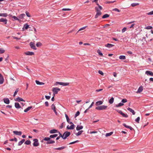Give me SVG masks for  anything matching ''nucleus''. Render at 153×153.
I'll return each instance as SVG.
<instances>
[{
    "instance_id": "nucleus-1",
    "label": "nucleus",
    "mask_w": 153,
    "mask_h": 153,
    "mask_svg": "<svg viewBox=\"0 0 153 153\" xmlns=\"http://www.w3.org/2000/svg\"><path fill=\"white\" fill-rule=\"evenodd\" d=\"M95 11L97 12L95 16V18H97L99 16H100L102 14V12L99 10L98 8L97 7H95Z\"/></svg>"
},
{
    "instance_id": "nucleus-2",
    "label": "nucleus",
    "mask_w": 153,
    "mask_h": 153,
    "mask_svg": "<svg viewBox=\"0 0 153 153\" xmlns=\"http://www.w3.org/2000/svg\"><path fill=\"white\" fill-rule=\"evenodd\" d=\"M107 107V106L102 105L96 107L95 109L98 110H103L106 109Z\"/></svg>"
},
{
    "instance_id": "nucleus-3",
    "label": "nucleus",
    "mask_w": 153,
    "mask_h": 153,
    "mask_svg": "<svg viewBox=\"0 0 153 153\" xmlns=\"http://www.w3.org/2000/svg\"><path fill=\"white\" fill-rule=\"evenodd\" d=\"M60 90V89L59 88L55 87L53 88L52 91L53 92L54 96H55V94H57L58 92Z\"/></svg>"
},
{
    "instance_id": "nucleus-4",
    "label": "nucleus",
    "mask_w": 153,
    "mask_h": 153,
    "mask_svg": "<svg viewBox=\"0 0 153 153\" xmlns=\"http://www.w3.org/2000/svg\"><path fill=\"white\" fill-rule=\"evenodd\" d=\"M115 110L117 111V112L120 113L121 115H122L123 117H128V115L127 114H125L123 112L119 110L115 109Z\"/></svg>"
},
{
    "instance_id": "nucleus-5",
    "label": "nucleus",
    "mask_w": 153,
    "mask_h": 153,
    "mask_svg": "<svg viewBox=\"0 0 153 153\" xmlns=\"http://www.w3.org/2000/svg\"><path fill=\"white\" fill-rule=\"evenodd\" d=\"M56 85L57 84H58L61 85L65 86L68 85L69 84V82H56Z\"/></svg>"
},
{
    "instance_id": "nucleus-6",
    "label": "nucleus",
    "mask_w": 153,
    "mask_h": 153,
    "mask_svg": "<svg viewBox=\"0 0 153 153\" xmlns=\"http://www.w3.org/2000/svg\"><path fill=\"white\" fill-rule=\"evenodd\" d=\"M34 141L33 145L34 146H37L39 145V143H38V140L37 139H35L33 140Z\"/></svg>"
},
{
    "instance_id": "nucleus-7",
    "label": "nucleus",
    "mask_w": 153,
    "mask_h": 153,
    "mask_svg": "<svg viewBox=\"0 0 153 153\" xmlns=\"http://www.w3.org/2000/svg\"><path fill=\"white\" fill-rule=\"evenodd\" d=\"M51 109L53 110L56 115H57L58 113L56 110V107L54 104H52L51 106Z\"/></svg>"
},
{
    "instance_id": "nucleus-8",
    "label": "nucleus",
    "mask_w": 153,
    "mask_h": 153,
    "mask_svg": "<svg viewBox=\"0 0 153 153\" xmlns=\"http://www.w3.org/2000/svg\"><path fill=\"white\" fill-rule=\"evenodd\" d=\"M71 133L70 132L68 131H65L64 133V135H65V137L63 138V139H65L67 137L70 135Z\"/></svg>"
},
{
    "instance_id": "nucleus-9",
    "label": "nucleus",
    "mask_w": 153,
    "mask_h": 153,
    "mask_svg": "<svg viewBox=\"0 0 153 153\" xmlns=\"http://www.w3.org/2000/svg\"><path fill=\"white\" fill-rule=\"evenodd\" d=\"M30 45L31 48L34 50L36 49V48L35 45V44L33 42H30Z\"/></svg>"
},
{
    "instance_id": "nucleus-10",
    "label": "nucleus",
    "mask_w": 153,
    "mask_h": 153,
    "mask_svg": "<svg viewBox=\"0 0 153 153\" xmlns=\"http://www.w3.org/2000/svg\"><path fill=\"white\" fill-rule=\"evenodd\" d=\"M24 53L27 55L32 56L34 55V53L33 52L27 51Z\"/></svg>"
},
{
    "instance_id": "nucleus-11",
    "label": "nucleus",
    "mask_w": 153,
    "mask_h": 153,
    "mask_svg": "<svg viewBox=\"0 0 153 153\" xmlns=\"http://www.w3.org/2000/svg\"><path fill=\"white\" fill-rule=\"evenodd\" d=\"M145 74H146L147 75L150 76H153V73L149 71H146Z\"/></svg>"
},
{
    "instance_id": "nucleus-12",
    "label": "nucleus",
    "mask_w": 153,
    "mask_h": 153,
    "mask_svg": "<svg viewBox=\"0 0 153 153\" xmlns=\"http://www.w3.org/2000/svg\"><path fill=\"white\" fill-rule=\"evenodd\" d=\"M4 82V79L2 75L0 73V84H2Z\"/></svg>"
},
{
    "instance_id": "nucleus-13",
    "label": "nucleus",
    "mask_w": 153,
    "mask_h": 153,
    "mask_svg": "<svg viewBox=\"0 0 153 153\" xmlns=\"http://www.w3.org/2000/svg\"><path fill=\"white\" fill-rule=\"evenodd\" d=\"M71 125L69 126V125L67 127V128L68 129H73L74 128L75 126L73 123L72 124H71Z\"/></svg>"
},
{
    "instance_id": "nucleus-14",
    "label": "nucleus",
    "mask_w": 153,
    "mask_h": 153,
    "mask_svg": "<svg viewBox=\"0 0 153 153\" xmlns=\"http://www.w3.org/2000/svg\"><path fill=\"white\" fill-rule=\"evenodd\" d=\"M7 20L3 18H1L0 19V22H3L5 25L7 24Z\"/></svg>"
},
{
    "instance_id": "nucleus-15",
    "label": "nucleus",
    "mask_w": 153,
    "mask_h": 153,
    "mask_svg": "<svg viewBox=\"0 0 153 153\" xmlns=\"http://www.w3.org/2000/svg\"><path fill=\"white\" fill-rule=\"evenodd\" d=\"M15 100L16 101H18L19 102H20V101L25 102V101L22 98H21L19 97H17L16 99H15Z\"/></svg>"
},
{
    "instance_id": "nucleus-16",
    "label": "nucleus",
    "mask_w": 153,
    "mask_h": 153,
    "mask_svg": "<svg viewBox=\"0 0 153 153\" xmlns=\"http://www.w3.org/2000/svg\"><path fill=\"white\" fill-rule=\"evenodd\" d=\"M13 133L14 134L18 135H21L22 134V132L21 131H14Z\"/></svg>"
},
{
    "instance_id": "nucleus-17",
    "label": "nucleus",
    "mask_w": 153,
    "mask_h": 153,
    "mask_svg": "<svg viewBox=\"0 0 153 153\" xmlns=\"http://www.w3.org/2000/svg\"><path fill=\"white\" fill-rule=\"evenodd\" d=\"M65 116L66 118L67 121L68 123H70V124H72L73 123L72 122H70V119L69 118L68 116L66 114H65Z\"/></svg>"
},
{
    "instance_id": "nucleus-18",
    "label": "nucleus",
    "mask_w": 153,
    "mask_h": 153,
    "mask_svg": "<svg viewBox=\"0 0 153 153\" xmlns=\"http://www.w3.org/2000/svg\"><path fill=\"white\" fill-rule=\"evenodd\" d=\"M114 46V45L109 43H108L107 44L105 45V47L109 48H112Z\"/></svg>"
},
{
    "instance_id": "nucleus-19",
    "label": "nucleus",
    "mask_w": 153,
    "mask_h": 153,
    "mask_svg": "<svg viewBox=\"0 0 153 153\" xmlns=\"http://www.w3.org/2000/svg\"><path fill=\"white\" fill-rule=\"evenodd\" d=\"M3 100L4 102L6 104H8L10 103V100L8 98H4Z\"/></svg>"
},
{
    "instance_id": "nucleus-20",
    "label": "nucleus",
    "mask_w": 153,
    "mask_h": 153,
    "mask_svg": "<svg viewBox=\"0 0 153 153\" xmlns=\"http://www.w3.org/2000/svg\"><path fill=\"white\" fill-rule=\"evenodd\" d=\"M127 109L130 112H131L133 115H134L135 114V111L132 109L130 108L129 107H128V108H127Z\"/></svg>"
},
{
    "instance_id": "nucleus-21",
    "label": "nucleus",
    "mask_w": 153,
    "mask_h": 153,
    "mask_svg": "<svg viewBox=\"0 0 153 153\" xmlns=\"http://www.w3.org/2000/svg\"><path fill=\"white\" fill-rule=\"evenodd\" d=\"M83 126H82L78 125L76 127V130L77 131H79L83 128Z\"/></svg>"
},
{
    "instance_id": "nucleus-22",
    "label": "nucleus",
    "mask_w": 153,
    "mask_h": 153,
    "mask_svg": "<svg viewBox=\"0 0 153 153\" xmlns=\"http://www.w3.org/2000/svg\"><path fill=\"white\" fill-rule=\"evenodd\" d=\"M29 27V26L27 24H26L24 25V26L22 28L23 30H24L25 29H27Z\"/></svg>"
},
{
    "instance_id": "nucleus-23",
    "label": "nucleus",
    "mask_w": 153,
    "mask_h": 153,
    "mask_svg": "<svg viewBox=\"0 0 153 153\" xmlns=\"http://www.w3.org/2000/svg\"><path fill=\"white\" fill-rule=\"evenodd\" d=\"M66 148L65 146H63L60 147L54 148V149L56 150H61L65 149Z\"/></svg>"
},
{
    "instance_id": "nucleus-24",
    "label": "nucleus",
    "mask_w": 153,
    "mask_h": 153,
    "mask_svg": "<svg viewBox=\"0 0 153 153\" xmlns=\"http://www.w3.org/2000/svg\"><path fill=\"white\" fill-rule=\"evenodd\" d=\"M15 107L17 108H19L21 107V106H20L19 103L17 102L15 103Z\"/></svg>"
},
{
    "instance_id": "nucleus-25",
    "label": "nucleus",
    "mask_w": 153,
    "mask_h": 153,
    "mask_svg": "<svg viewBox=\"0 0 153 153\" xmlns=\"http://www.w3.org/2000/svg\"><path fill=\"white\" fill-rule=\"evenodd\" d=\"M143 90V87L141 86L138 88V91L137 92V93H140Z\"/></svg>"
},
{
    "instance_id": "nucleus-26",
    "label": "nucleus",
    "mask_w": 153,
    "mask_h": 153,
    "mask_svg": "<svg viewBox=\"0 0 153 153\" xmlns=\"http://www.w3.org/2000/svg\"><path fill=\"white\" fill-rule=\"evenodd\" d=\"M57 132V130L55 129H53L49 131V132L51 134H54L56 133Z\"/></svg>"
},
{
    "instance_id": "nucleus-27",
    "label": "nucleus",
    "mask_w": 153,
    "mask_h": 153,
    "mask_svg": "<svg viewBox=\"0 0 153 153\" xmlns=\"http://www.w3.org/2000/svg\"><path fill=\"white\" fill-rule=\"evenodd\" d=\"M103 102L102 101H99L96 102L95 105L96 106H98L102 104Z\"/></svg>"
},
{
    "instance_id": "nucleus-28",
    "label": "nucleus",
    "mask_w": 153,
    "mask_h": 153,
    "mask_svg": "<svg viewBox=\"0 0 153 153\" xmlns=\"http://www.w3.org/2000/svg\"><path fill=\"white\" fill-rule=\"evenodd\" d=\"M32 108V106H30L28 107L27 108H26V109H25L24 111L25 112H27L29 111Z\"/></svg>"
},
{
    "instance_id": "nucleus-29",
    "label": "nucleus",
    "mask_w": 153,
    "mask_h": 153,
    "mask_svg": "<svg viewBox=\"0 0 153 153\" xmlns=\"http://www.w3.org/2000/svg\"><path fill=\"white\" fill-rule=\"evenodd\" d=\"M124 105V104L123 103L120 102V103H119V104H118L116 105H115L114 107H120L121 106H123V105Z\"/></svg>"
},
{
    "instance_id": "nucleus-30",
    "label": "nucleus",
    "mask_w": 153,
    "mask_h": 153,
    "mask_svg": "<svg viewBox=\"0 0 153 153\" xmlns=\"http://www.w3.org/2000/svg\"><path fill=\"white\" fill-rule=\"evenodd\" d=\"M55 143V141L54 140H49L48 141H47L46 143L47 144H53Z\"/></svg>"
},
{
    "instance_id": "nucleus-31",
    "label": "nucleus",
    "mask_w": 153,
    "mask_h": 153,
    "mask_svg": "<svg viewBox=\"0 0 153 153\" xmlns=\"http://www.w3.org/2000/svg\"><path fill=\"white\" fill-rule=\"evenodd\" d=\"M83 132V130H81L80 131H79L77 133H76V136H79Z\"/></svg>"
},
{
    "instance_id": "nucleus-32",
    "label": "nucleus",
    "mask_w": 153,
    "mask_h": 153,
    "mask_svg": "<svg viewBox=\"0 0 153 153\" xmlns=\"http://www.w3.org/2000/svg\"><path fill=\"white\" fill-rule=\"evenodd\" d=\"M114 101V98L113 97L111 98L109 100L108 102L110 104H112Z\"/></svg>"
},
{
    "instance_id": "nucleus-33",
    "label": "nucleus",
    "mask_w": 153,
    "mask_h": 153,
    "mask_svg": "<svg viewBox=\"0 0 153 153\" xmlns=\"http://www.w3.org/2000/svg\"><path fill=\"white\" fill-rule=\"evenodd\" d=\"M36 82L37 84L39 85H42L44 84V83L42 82H40L39 81L37 80L36 81Z\"/></svg>"
},
{
    "instance_id": "nucleus-34",
    "label": "nucleus",
    "mask_w": 153,
    "mask_h": 153,
    "mask_svg": "<svg viewBox=\"0 0 153 153\" xmlns=\"http://www.w3.org/2000/svg\"><path fill=\"white\" fill-rule=\"evenodd\" d=\"M7 15V13H0V16H1L6 17Z\"/></svg>"
},
{
    "instance_id": "nucleus-35",
    "label": "nucleus",
    "mask_w": 153,
    "mask_h": 153,
    "mask_svg": "<svg viewBox=\"0 0 153 153\" xmlns=\"http://www.w3.org/2000/svg\"><path fill=\"white\" fill-rule=\"evenodd\" d=\"M119 58L120 59H126V57L125 56L123 55H121L119 57Z\"/></svg>"
},
{
    "instance_id": "nucleus-36",
    "label": "nucleus",
    "mask_w": 153,
    "mask_h": 153,
    "mask_svg": "<svg viewBox=\"0 0 153 153\" xmlns=\"http://www.w3.org/2000/svg\"><path fill=\"white\" fill-rule=\"evenodd\" d=\"M97 52L100 56H103V54L100 50H98Z\"/></svg>"
},
{
    "instance_id": "nucleus-37",
    "label": "nucleus",
    "mask_w": 153,
    "mask_h": 153,
    "mask_svg": "<svg viewBox=\"0 0 153 153\" xmlns=\"http://www.w3.org/2000/svg\"><path fill=\"white\" fill-rule=\"evenodd\" d=\"M109 16V15L108 14H105L102 17V19H105V18H107Z\"/></svg>"
},
{
    "instance_id": "nucleus-38",
    "label": "nucleus",
    "mask_w": 153,
    "mask_h": 153,
    "mask_svg": "<svg viewBox=\"0 0 153 153\" xmlns=\"http://www.w3.org/2000/svg\"><path fill=\"white\" fill-rule=\"evenodd\" d=\"M113 132H111L109 133H106L105 134L106 137H108L111 135L113 134Z\"/></svg>"
},
{
    "instance_id": "nucleus-39",
    "label": "nucleus",
    "mask_w": 153,
    "mask_h": 153,
    "mask_svg": "<svg viewBox=\"0 0 153 153\" xmlns=\"http://www.w3.org/2000/svg\"><path fill=\"white\" fill-rule=\"evenodd\" d=\"M51 140V138H50V137H45L43 139V140L47 141H48L49 140Z\"/></svg>"
},
{
    "instance_id": "nucleus-40",
    "label": "nucleus",
    "mask_w": 153,
    "mask_h": 153,
    "mask_svg": "<svg viewBox=\"0 0 153 153\" xmlns=\"http://www.w3.org/2000/svg\"><path fill=\"white\" fill-rule=\"evenodd\" d=\"M58 136L57 134H54L53 135H51L50 136V138H53L55 137H56Z\"/></svg>"
},
{
    "instance_id": "nucleus-41",
    "label": "nucleus",
    "mask_w": 153,
    "mask_h": 153,
    "mask_svg": "<svg viewBox=\"0 0 153 153\" xmlns=\"http://www.w3.org/2000/svg\"><path fill=\"white\" fill-rule=\"evenodd\" d=\"M5 51L2 48H0V54H2L4 53Z\"/></svg>"
},
{
    "instance_id": "nucleus-42",
    "label": "nucleus",
    "mask_w": 153,
    "mask_h": 153,
    "mask_svg": "<svg viewBox=\"0 0 153 153\" xmlns=\"http://www.w3.org/2000/svg\"><path fill=\"white\" fill-rule=\"evenodd\" d=\"M139 4L138 3H133L131 4V6L132 7H135L138 5Z\"/></svg>"
},
{
    "instance_id": "nucleus-43",
    "label": "nucleus",
    "mask_w": 153,
    "mask_h": 153,
    "mask_svg": "<svg viewBox=\"0 0 153 153\" xmlns=\"http://www.w3.org/2000/svg\"><path fill=\"white\" fill-rule=\"evenodd\" d=\"M87 27V26H85L84 27H83L81 28H80L77 32L76 33V34L79 31H80L81 30H82L85 28H86Z\"/></svg>"
},
{
    "instance_id": "nucleus-44",
    "label": "nucleus",
    "mask_w": 153,
    "mask_h": 153,
    "mask_svg": "<svg viewBox=\"0 0 153 153\" xmlns=\"http://www.w3.org/2000/svg\"><path fill=\"white\" fill-rule=\"evenodd\" d=\"M31 142L29 140H26L25 143V144L26 145H29L30 144Z\"/></svg>"
},
{
    "instance_id": "nucleus-45",
    "label": "nucleus",
    "mask_w": 153,
    "mask_h": 153,
    "mask_svg": "<svg viewBox=\"0 0 153 153\" xmlns=\"http://www.w3.org/2000/svg\"><path fill=\"white\" fill-rule=\"evenodd\" d=\"M96 4L98 6V7L100 10L102 9V7L98 3H97Z\"/></svg>"
},
{
    "instance_id": "nucleus-46",
    "label": "nucleus",
    "mask_w": 153,
    "mask_h": 153,
    "mask_svg": "<svg viewBox=\"0 0 153 153\" xmlns=\"http://www.w3.org/2000/svg\"><path fill=\"white\" fill-rule=\"evenodd\" d=\"M18 91H19V88H17V89H16V91H15L14 92V94L13 95V96L14 97H15L16 96V95L17 94Z\"/></svg>"
},
{
    "instance_id": "nucleus-47",
    "label": "nucleus",
    "mask_w": 153,
    "mask_h": 153,
    "mask_svg": "<svg viewBox=\"0 0 153 153\" xmlns=\"http://www.w3.org/2000/svg\"><path fill=\"white\" fill-rule=\"evenodd\" d=\"M140 120V117H138L135 120V121L137 123H139Z\"/></svg>"
},
{
    "instance_id": "nucleus-48",
    "label": "nucleus",
    "mask_w": 153,
    "mask_h": 153,
    "mask_svg": "<svg viewBox=\"0 0 153 153\" xmlns=\"http://www.w3.org/2000/svg\"><path fill=\"white\" fill-rule=\"evenodd\" d=\"M65 124V123L64 122L62 123L61 125L60 126V128L61 129H62V128H63Z\"/></svg>"
},
{
    "instance_id": "nucleus-49",
    "label": "nucleus",
    "mask_w": 153,
    "mask_h": 153,
    "mask_svg": "<svg viewBox=\"0 0 153 153\" xmlns=\"http://www.w3.org/2000/svg\"><path fill=\"white\" fill-rule=\"evenodd\" d=\"M25 16V14H24V13L20 15L19 18L20 19H23L24 18V16Z\"/></svg>"
},
{
    "instance_id": "nucleus-50",
    "label": "nucleus",
    "mask_w": 153,
    "mask_h": 153,
    "mask_svg": "<svg viewBox=\"0 0 153 153\" xmlns=\"http://www.w3.org/2000/svg\"><path fill=\"white\" fill-rule=\"evenodd\" d=\"M116 1H107L105 3L106 4H109L112 3H113Z\"/></svg>"
},
{
    "instance_id": "nucleus-51",
    "label": "nucleus",
    "mask_w": 153,
    "mask_h": 153,
    "mask_svg": "<svg viewBox=\"0 0 153 153\" xmlns=\"http://www.w3.org/2000/svg\"><path fill=\"white\" fill-rule=\"evenodd\" d=\"M112 10H113V11H117V12H120V10H119L117 8H115L113 9Z\"/></svg>"
},
{
    "instance_id": "nucleus-52",
    "label": "nucleus",
    "mask_w": 153,
    "mask_h": 153,
    "mask_svg": "<svg viewBox=\"0 0 153 153\" xmlns=\"http://www.w3.org/2000/svg\"><path fill=\"white\" fill-rule=\"evenodd\" d=\"M127 101V100L126 99H123L121 101V102H123V103H125V102H126Z\"/></svg>"
},
{
    "instance_id": "nucleus-53",
    "label": "nucleus",
    "mask_w": 153,
    "mask_h": 153,
    "mask_svg": "<svg viewBox=\"0 0 153 153\" xmlns=\"http://www.w3.org/2000/svg\"><path fill=\"white\" fill-rule=\"evenodd\" d=\"M71 10V9L69 8H63L62 9L63 11H70Z\"/></svg>"
},
{
    "instance_id": "nucleus-54",
    "label": "nucleus",
    "mask_w": 153,
    "mask_h": 153,
    "mask_svg": "<svg viewBox=\"0 0 153 153\" xmlns=\"http://www.w3.org/2000/svg\"><path fill=\"white\" fill-rule=\"evenodd\" d=\"M123 126H124L125 127L129 128L130 126H127L125 123H123Z\"/></svg>"
},
{
    "instance_id": "nucleus-55",
    "label": "nucleus",
    "mask_w": 153,
    "mask_h": 153,
    "mask_svg": "<svg viewBox=\"0 0 153 153\" xmlns=\"http://www.w3.org/2000/svg\"><path fill=\"white\" fill-rule=\"evenodd\" d=\"M80 114V112L79 111H77L76 113L75 114V117H76L77 116L79 115Z\"/></svg>"
},
{
    "instance_id": "nucleus-56",
    "label": "nucleus",
    "mask_w": 153,
    "mask_h": 153,
    "mask_svg": "<svg viewBox=\"0 0 153 153\" xmlns=\"http://www.w3.org/2000/svg\"><path fill=\"white\" fill-rule=\"evenodd\" d=\"M26 15L27 17H30L31 16L29 13L27 11H26L25 12Z\"/></svg>"
},
{
    "instance_id": "nucleus-57",
    "label": "nucleus",
    "mask_w": 153,
    "mask_h": 153,
    "mask_svg": "<svg viewBox=\"0 0 153 153\" xmlns=\"http://www.w3.org/2000/svg\"><path fill=\"white\" fill-rule=\"evenodd\" d=\"M41 45H42V44L40 42H39L36 43V46L37 47H39V46H41Z\"/></svg>"
},
{
    "instance_id": "nucleus-58",
    "label": "nucleus",
    "mask_w": 153,
    "mask_h": 153,
    "mask_svg": "<svg viewBox=\"0 0 153 153\" xmlns=\"http://www.w3.org/2000/svg\"><path fill=\"white\" fill-rule=\"evenodd\" d=\"M59 136L60 137H61L63 139V138L64 137V134L62 135V134H61L60 132H59Z\"/></svg>"
},
{
    "instance_id": "nucleus-59",
    "label": "nucleus",
    "mask_w": 153,
    "mask_h": 153,
    "mask_svg": "<svg viewBox=\"0 0 153 153\" xmlns=\"http://www.w3.org/2000/svg\"><path fill=\"white\" fill-rule=\"evenodd\" d=\"M126 27H124L123 28L122 30V33H123L125 32L126 30Z\"/></svg>"
},
{
    "instance_id": "nucleus-60",
    "label": "nucleus",
    "mask_w": 153,
    "mask_h": 153,
    "mask_svg": "<svg viewBox=\"0 0 153 153\" xmlns=\"http://www.w3.org/2000/svg\"><path fill=\"white\" fill-rule=\"evenodd\" d=\"M78 142H79V141L77 140H76V141L72 142H71V143H69V144H74Z\"/></svg>"
},
{
    "instance_id": "nucleus-61",
    "label": "nucleus",
    "mask_w": 153,
    "mask_h": 153,
    "mask_svg": "<svg viewBox=\"0 0 153 153\" xmlns=\"http://www.w3.org/2000/svg\"><path fill=\"white\" fill-rule=\"evenodd\" d=\"M98 73L102 75H103L104 74L103 72L100 70H99L98 71Z\"/></svg>"
},
{
    "instance_id": "nucleus-62",
    "label": "nucleus",
    "mask_w": 153,
    "mask_h": 153,
    "mask_svg": "<svg viewBox=\"0 0 153 153\" xmlns=\"http://www.w3.org/2000/svg\"><path fill=\"white\" fill-rule=\"evenodd\" d=\"M12 18L14 19L15 20H19V19L18 18L15 16H13Z\"/></svg>"
},
{
    "instance_id": "nucleus-63",
    "label": "nucleus",
    "mask_w": 153,
    "mask_h": 153,
    "mask_svg": "<svg viewBox=\"0 0 153 153\" xmlns=\"http://www.w3.org/2000/svg\"><path fill=\"white\" fill-rule=\"evenodd\" d=\"M148 15H153V10L147 13Z\"/></svg>"
},
{
    "instance_id": "nucleus-64",
    "label": "nucleus",
    "mask_w": 153,
    "mask_h": 153,
    "mask_svg": "<svg viewBox=\"0 0 153 153\" xmlns=\"http://www.w3.org/2000/svg\"><path fill=\"white\" fill-rule=\"evenodd\" d=\"M45 104L46 106H49L48 102L47 101H46L45 102Z\"/></svg>"
}]
</instances>
